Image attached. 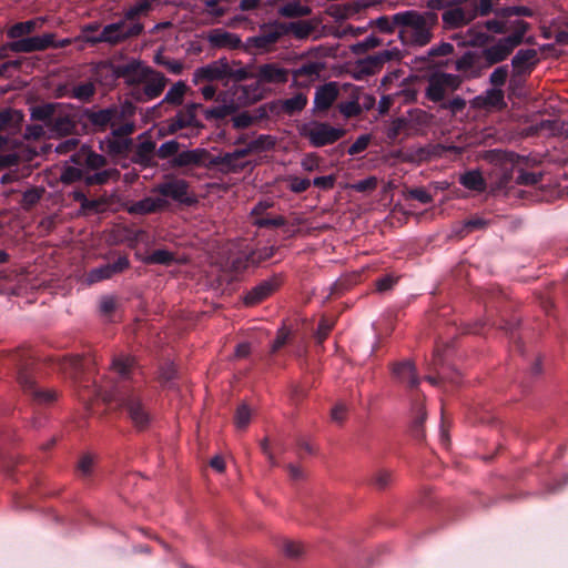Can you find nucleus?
I'll return each instance as SVG.
<instances>
[{
  "mask_svg": "<svg viewBox=\"0 0 568 568\" xmlns=\"http://www.w3.org/2000/svg\"><path fill=\"white\" fill-rule=\"evenodd\" d=\"M111 365L119 381L104 399L115 402L138 429H145L151 422V415L140 396V382L135 379L139 374L135 358L120 354L113 357Z\"/></svg>",
  "mask_w": 568,
  "mask_h": 568,
  "instance_id": "obj_1",
  "label": "nucleus"
},
{
  "mask_svg": "<svg viewBox=\"0 0 568 568\" xmlns=\"http://www.w3.org/2000/svg\"><path fill=\"white\" fill-rule=\"evenodd\" d=\"M100 68L110 73L113 82L123 79L124 83L131 89L130 95L139 103L159 98L169 82V79L162 72L154 70L139 59H130L125 63L105 61L100 64Z\"/></svg>",
  "mask_w": 568,
  "mask_h": 568,
  "instance_id": "obj_2",
  "label": "nucleus"
},
{
  "mask_svg": "<svg viewBox=\"0 0 568 568\" xmlns=\"http://www.w3.org/2000/svg\"><path fill=\"white\" fill-rule=\"evenodd\" d=\"M532 9L526 6H503L496 11V17L484 20V28L496 34H503L498 41L506 47L511 54L514 50L523 43L531 44L532 37L526 38V33L531 29V24L521 19L513 17H534Z\"/></svg>",
  "mask_w": 568,
  "mask_h": 568,
  "instance_id": "obj_3",
  "label": "nucleus"
},
{
  "mask_svg": "<svg viewBox=\"0 0 568 568\" xmlns=\"http://www.w3.org/2000/svg\"><path fill=\"white\" fill-rule=\"evenodd\" d=\"M510 53L498 40L495 44L484 48L481 51L467 50L456 59L448 58L436 62L438 68H453L467 80L478 79L484 72L495 64L504 62Z\"/></svg>",
  "mask_w": 568,
  "mask_h": 568,
  "instance_id": "obj_4",
  "label": "nucleus"
},
{
  "mask_svg": "<svg viewBox=\"0 0 568 568\" xmlns=\"http://www.w3.org/2000/svg\"><path fill=\"white\" fill-rule=\"evenodd\" d=\"M394 21L399 23L398 38L404 45L425 47L433 39L438 16L432 11L405 10L396 12Z\"/></svg>",
  "mask_w": 568,
  "mask_h": 568,
  "instance_id": "obj_5",
  "label": "nucleus"
},
{
  "mask_svg": "<svg viewBox=\"0 0 568 568\" xmlns=\"http://www.w3.org/2000/svg\"><path fill=\"white\" fill-rule=\"evenodd\" d=\"M70 161L74 165L84 166V185L95 186L105 185L110 182H116L121 172L116 168H106L108 159L92 151L89 146L82 145L77 152H74Z\"/></svg>",
  "mask_w": 568,
  "mask_h": 568,
  "instance_id": "obj_6",
  "label": "nucleus"
},
{
  "mask_svg": "<svg viewBox=\"0 0 568 568\" xmlns=\"http://www.w3.org/2000/svg\"><path fill=\"white\" fill-rule=\"evenodd\" d=\"M252 77L253 72L248 68L243 67L241 61H230L227 58L222 57L195 69L192 82L194 85H200L202 83L221 81L226 85L230 82L239 83L250 80Z\"/></svg>",
  "mask_w": 568,
  "mask_h": 568,
  "instance_id": "obj_7",
  "label": "nucleus"
},
{
  "mask_svg": "<svg viewBox=\"0 0 568 568\" xmlns=\"http://www.w3.org/2000/svg\"><path fill=\"white\" fill-rule=\"evenodd\" d=\"M31 119L41 121L55 136H68L77 133L75 116L62 103L47 102L30 108Z\"/></svg>",
  "mask_w": 568,
  "mask_h": 568,
  "instance_id": "obj_8",
  "label": "nucleus"
},
{
  "mask_svg": "<svg viewBox=\"0 0 568 568\" xmlns=\"http://www.w3.org/2000/svg\"><path fill=\"white\" fill-rule=\"evenodd\" d=\"M17 362V382L22 392L34 403L43 405L51 404L57 399V392L42 389L36 381V359L29 351H19L14 354Z\"/></svg>",
  "mask_w": 568,
  "mask_h": 568,
  "instance_id": "obj_9",
  "label": "nucleus"
},
{
  "mask_svg": "<svg viewBox=\"0 0 568 568\" xmlns=\"http://www.w3.org/2000/svg\"><path fill=\"white\" fill-rule=\"evenodd\" d=\"M199 109H202L201 103L190 102L183 105L173 116L161 123L159 129L160 135H175L182 130H189V133H181L180 136H197L204 129V124L197 119Z\"/></svg>",
  "mask_w": 568,
  "mask_h": 568,
  "instance_id": "obj_10",
  "label": "nucleus"
},
{
  "mask_svg": "<svg viewBox=\"0 0 568 568\" xmlns=\"http://www.w3.org/2000/svg\"><path fill=\"white\" fill-rule=\"evenodd\" d=\"M503 163L504 173L498 181V190L510 187L511 183L518 185H536L541 181V175L527 172L517 166L519 156L514 152H503L497 154Z\"/></svg>",
  "mask_w": 568,
  "mask_h": 568,
  "instance_id": "obj_11",
  "label": "nucleus"
},
{
  "mask_svg": "<svg viewBox=\"0 0 568 568\" xmlns=\"http://www.w3.org/2000/svg\"><path fill=\"white\" fill-rule=\"evenodd\" d=\"M124 20L106 24L98 36H84V41L91 45L99 43L116 45L128 39L140 37L144 32V24L136 23L134 26H128L126 29H124Z\"/></svg>",
  "mask_w": 568,
  "mask_h": 568,
  "instance_id": "obj_12",
  "label": "nucleus"
},
{
  "mask_svg": "<svg viewBox=\"0 0 568 568\" xmlns=\"http://www.w3.org/2000/svg\"><path fill=\"white\" fill-rule=\"evenodd\" d=\"M284 28L280 20L263 23L260 27V33L248 37L244 41V52L248 54H261L273 50L275 44L283 38Z\"/></svg>",
  "mask_w": 568,
  "mask_h": 568,
  "instance_id": "obj_13",
  "label": "nucleus"
},
{
  "mask_svg": "<svg viewBox=\"0 0 568 568\" xmlns=\"http://www.w3.org/2000/svg\"><path fill=\"white\" fill-rule=\"evenodd\" d=\"M126 112L130 114L133 113V108L130 103L125 106L112 104L100 110L87 108L82 111V115L91 124L94 131L104 132L109 126H114L120 123L124 119Z\"/></svg>",
  "mask_w": 568,
  "mask_h": 568,
  "instance_id": "obj_14",
  "label": "nucleus"
},
{
  "mask_svg": "<svg viewBox=\"0 0 568 568\" xmlns=\"http://www.w3.org/2000/svg\"><path fill=\"white\" fill-rule=\"evenodd\" d=\"M346 134L343 128H335L327 122L312 121L304 124L301 135L308 140L313 148H323L334 144Z\"/></svg>",
  "mask_w": 568,
  "mask_h": 568,
  "instance_id": "obj_15",
  "label": "nucleus"
},
{
  "mask_svg": "<svg viewBox=\"0 0 568 568\" xmlns=\"http://www.w3.org/2000/svg\"><path fill=\"white\" fill-rule=\"evenodd\" d=\"M152 192L160 194L162 199H171L185 206L197 203L195 195L190 192V183L175 176H165L163 182L153 186Z\"/></svg>",
  "mask_w": 568,
  "mask_h": 568,
  "instance_id": "obj_16",
  "label": "nucleus"
},
{
  "mask_svg": "<svg viewBox=\"0 0 568 568\" xmlns=\"http://www.w3.org/2000/svg\"><path fill=\"white\" fill-rule=\"evenodd\" d=\"M53 32H47L41 36H30L19 40L8 42L0 47V58L7 57V52L14 53H31L37 51H44L51 48Z\"/></svg>",
  "mask_w": 568,
  "mask_h": 568,
  "instance_id": "obj_17",
  "label": "nucleus"
},
{
  "mask_svg": "<svg viewBox=\"0 0 568 568\" xmlns=\"http://www.w3.org/2000/svg\"><path fill=\"white\" fill-rule=\"evenodd\" d=\"M282 276L275 274L270 278L261 281L257 285L248 290L244 297L243 303L246 306H255L268 298L274 294L282 285Z\"/></svg>",
  "mask_w": 568,
  "mask_h": 568,
  "instance_id": "obj_18",
  "label": "nucleus"
},
{
  "mask_svg": "<svg viewBox=\"0 0 568 568\" xmlns=\"http://www.w3.org/2000/svg\"><path fill=\"white\" fill-rule=\"evenodd\" d=\"M206 41L209 43L210 49L213 50H243L244 51V42L241 37L236 33H232L222 28L212 29L206 34Z\"/></svg>",
  "mask_w": 568,
  "mask_h": 568,
  "instance_id": "obj_19",
  "label": "nucleus"
},
{
  "mask_svg": "<svg viewBox=\"0 0 568 568\" xmlns=\"http://www.w3.org/2000/svg\"><path fill=\"white\" fill-rule=\"evenodd\" d=\"M210 156V152L202 148L183 151L180 150L178 154H175V156L170 161V168L183 169L206 165Z\"/></svg>",
  "mask_w": 568,
  "mask_h": 568,
  "instance_id": "obj_20",
  "label": "nucleus"
},
{
  "mask_svg": "<svg viewBox=\"0 0 568 568\" xmlns=\"http://www.w3.org/2000/svg\"><path fill=\"white\" fill-rule=\"evenodd\" d=\"M393 377L406 387L414 389L416 388L420 379L418 377L416 366L410 359H404L395 362L390 366Z\"/></svg>",
  "mask_w": 568,
  "mask_h": 568,
  "instance_id": "obj_21",
  "label": "nucleus"
},
{
  "mask_svg": "<svg viewBox=\"0 0 568 568\" xmlns=\"http://www.w3.org/2000/svg\"><path fill=\"white\" fill-rule=\"evenodd\" d=\"M254 82L251 84L233 83V95L239 105L252 104L263 98L262 81L258 78H253Z\"/></svg>",
  "mask_w": 568,
  "mask_h": 568,
  "instance_id": "obj_22",
  "label": "nucleus"
},
{
  "mask_svg": "<svg viewBox=\"0 0 568 568\" xmlns=\"http://www.w3.org/2000/svg\"><path fill=\"white\" fill-rule=\"evenodd\" d=\"M443 27L446 30H455L470 24L474 21V14L470 10L449 6L442 13Z\"/></svg>",
  "mask_w": 568,
  "mask_h": 568,
  "instance_id": "obj_23",
  "label": "nucleus"
},
{
  "mask_svg": "<svg viewBox=\"0 0 568 568\" xmlns=\"http://www.w3.org/2000/svg\"><path fill=\"white\" fill-rule=\"evenodd\" d=\"M290 71L280 67L277 63H265L258 67L256 74L252 78H258L262 83L283 84L288 81Z\"/></svg>",
  "mask_w": 568,
  "mask_h": 568,
  "instance_id": "obj_24",
  "label": "nucleus"
},
{
  "mask_svg": "<svg viewBox=\"0 0 568 568\" xmlns=\"http://www.w3.org/2000/svg\"><path fill=\"white\" fill-rule=\"evenodd\" d=\"M471 106L476 109H497L506 106L505 93L500 88H491L471 100Z\"/></svg>",
  "mask_w": 568,
  "mask_h": 568,
  "instance_id": "obj_25",
  "label": "nucleus"
},
{
  "mask_svg": "<svg viewBox=\"0 0 568 568\" xmlns=\"http://www.w3.org/2000/svg\"><path fill=\"white\" fill-rule=\"evenodd\" d=\"M168 206L169 201L165 199L146 196L130 204L126 211L132 215H148L163 211Z\"/></svg>",
  "mask_w": 568,
  "mask_h": 568,
  "instance_id": "obj_26",
  "label": "nucleus"
},
{
  "mask_svg": "<svg viewBox=\"0 0 568 568\" xmlns=\"http://www.w3.org/2000/svg\"><path fill=\"white\" fill-rule=\"evenodd\" d=\"M161 0H135L132 6L123 11L124 24L129 22V26L143 24L140 20L146 17Z\"/></svg>",
  "mask_w": 568,
  "mask_h": 568,
  "instance_id": "obj_27",
  "label": "nucleus"
},
{
  "mask_svg": "<svg viewBox=\"0 0 568 568\" xmlns=\"http://www.w3.org/2000/svg\"><path fill=\"white\" fill-rule=\"evenodd\" d=\"M320 21L317 19L311 20H298L293 22L280 21V24L284 28L282 32L283 38L288 34H293L298 40L307 39L318 27Z\"/></svg>",
  "mask_w": 568,
  "mask_h": 568,
  "instance_id": "obj_28",
  "label": "nucleus"
},
{
  "mask_svg": "<svg viewBox=\"0 0 568 568\" xmlns=\"http://www.w3.org/2000/svg\"><path fill=\"white\" fill-rule=\"evenodd\" d=\"M538 53L535 49H520L511 59L516 74H529L538 63Z\"/></svg>",
  "mask_w": 568,
  "mask_h": 568,
  "instance_id": "obj_29",
  "label": "nucleus"
},
{
  "mask_svg": "<svg viewBox=\"0 0 568 568\" xmlns=\"http://www.w3.org/2000/svg\"><path fill=\"white\" fill-rule=\"evenodd\" d=\"M155 146L156 143L152 140H145L139 143L133 150L132 162L142 168L156 166L158 163L154 161V156H156Z\"/></svg>",
  "mask_w": 568,
  "mask_h": 568,
  "instance_id": "obj_30",
  "label": "nucleus"
},
{
  "mask_svg": "<svg viewBox=\"0 0 568 568\" xmlns=\"http://www.w3.org/2000/svg\"><path fill=\"white\" fill-rule=\"evenodd\" d=\"M339 90L336 82H328L316 89L314 94V108L318 111H327L338 97Z\"/></svg>",
  "mask_w": 568,
  "mask_h": 568,
  "instance_id": "obj_31",
  "label": "nucleus"
},
{
  "mask_svg": "<svg viewBox=\"0 0 568 568\" xmlns=\"http://www.w3.org/2000/svg\"><path fill=\"white\" fill-rule=\"evenodd\" d=\"M483 22H478L467 30L468 40L466 44L473 48H486L495 44L498 39L495 38L496 33L487 31Z\"/></svg>",
  "mask_w": 568,
  "mask_h": 568,
  "instance_id": "obj_32",
  "label": "nucleus"
},
{
  "mask_svg": "<svg viewBox=\"0 0 568 568\" xmlns=\"http://www.w3.org/2000/svg\"><path fill=\"white\" fill-rule=\"evenodd\" d=\"M41 26V19H30L27 21L17 22L7 30V37L13 41L30 37Z\"/></svg>",
  "mask_w": 568,
  "mask_h": 568,
  "instance_id": "obj_33",
  "label": "nucleus"
},
{
  "mask_svg": "<svg viewBox=\"0 0 568 568\" xmlns=\"http://www.w3.org/2000/svg\"><path fill=\"white\" fill-rule=\"evenodd\" d=\"M277 13L283 18H302L310 16L312 8L302 4L300 0H288L278 6Z\"/></svg>",
  "mask_w": 568,
  "mask_h": 568,
  "instance_id": "obj_34",
  "label": "nucleus"
},
{
  "mask_svg": "<svg viewBox=\"0 0 568 568\" xmlns=\"http://www.w3.org/2000/svg\"><path fill=\"white\" fill-rule=\"evenodd\" d=\"M189 88L184 81L175 82L169 91L165 93L163 100L156 105L161 108L164 104H170L173 106H181L184 102V97L187 92Z\"/></svg>",
  "mask_w": 568,
  "mask_h": 568,
  "instance_id": "obj_35",
  "label": "nucleus"
},
{
  "mask_svg": "<svg viewBox=\"0 0 568 568\" xmlns=\"http://www.w3.org/2000/svg\"><path fill=\"white\" fill-rule=\"evenodd\" d=\"M426 98L435 103H443L446 97V88L437 73L433 74L425 90Z\"/></svg>",
  "mask_w": 568,
  "mask_h": 568,
  "instance_id": "obj_36",
  "label": "nucleus"
},
{
  "mask_svg": "<svg viewBox=\"0 0 568 568\" xmlns=\"http://www.w3.org/2000/svg\"><path fill=\"white\" fill-rule=\"evenodd\" d=\"M414 418L410 426L412 435L422 440L425 437L424 423L426 420V412L422 403L416 402L413 406Z\"/></svg>",
  "mask_w": 568,
  "mask_h": 568,
  "instance_id": "obj_37",
  "label": "nucleus"
},
{
  "mask_svg": "<svg viewBox=\"0 0 568 568\" xmlns=\"http://www.w3.org/2000/svg\"><path fill=\"white\" fill-rule=\"evenodd\" d=\"M383 65L377 53L359 59L356 63V72L361 75H374L382 70Z\"/></svg>",
  "mask_w": 568,
  "mask_h": 568,
  "instance_id": "obj_38",
  "label": "nucleus"
},
{
  "mask_svg": "<svg viewBox=\"0 0 568 568\" xmlns=\"http://www.w3.org/2000/svg\"><path fill=\"white\" fill-rule=\"evenodd\" d=\"M459 183L471 191L483 192L486 189V181L479 171H467L459 178Z\"/></svg>",
  "mask_w": 568,
  "mask_h": 568,
  "instance_id": "obj_39",
  "label": "nucleus"
},
{
  "mask_svg": "<svg viewBox=\"0 0 568 568\" xmlns=\"http://www.w3.org/2000/svg\"><path fill=\"white\" fill-rule=\"evenodd\" d=\"M207 164L213 166H221L222 170L229 172H237L239 170L243 169V165L237 163V160L234 159L231 152H226L213 158L210 156Z\"/></svg>",
  "mask_w": 568,
  "mask_h": 568,
  "instance_id": "obj_40",
  "label": "nucleus"
},
{
  "mask_svg": "<svg viewBox=\"0 0 568 568\" xmlns=\"http://www.w3.org/2000/svg\"><path fill=\"white\" fill-rule=\"evenodd\" d=\"M499 0H474L470 12L474 14V20L477 17H489L491 13L496 17V11L500 8Z\"/></svg>",
  "mask_w": 568,
  "mask_h": 568,
  "instance_id": "obj_41",
  "label": "nucleus"
},
{
  "mask_svg": "<svg viewBox=\"0 0 568 568\" xmlns=\"http://www.w3.org/2000/svg\"><path fill=\"white\" fill-rule=\"evenodd\" d=\"M105 149H103L106 153L113 156L123 155L128 153L132 148L131 139H120L112 136L108 139L105 142Z\"/></svg>",
  "mask_w": 568,
  "mask_h": 568,
  "instance_id": "obj_42",
  "label": "nucleus"
},
{
  "mask_svg": "<svg viewBox=\"0 0 568 568\" xmlns=\"http://www.w3.org/2000/svg\"><path fill=\"white\" fill-rule=\"evenodd\" d=\"M224 0H204V9L202 13L211 17L214 21H220L221 18L225 17L230 7L223 3Z\"/></svg>",
  "mask_w": 568,
  "mask_h": 568,
  "instance_id": "obj_43",
  "label": "nucleus"
},
{
  "mask_svg": "<svg viewBox=\"0 0 568 568\" xmlns=\"http://www.w3.org/2000/svg\"><path fill=\"white\" fill-rule=\"evenodd\" d=\"M395 13L392 16H382L375 20L369 21V27L376 28L379 32L390 34L395 29L399 30V23L395 21Z\"/></svg>",
  "mask_w": 568,
  "mask_h": 568,
  "instance_id": "obj_44",
  "label": "nucleus"
},
{
  "mask_svg": "<svg viewBox=\"0 0 568 568\" xmlns=\"http://www.w3.org/2000/svg\"><path fill=\"white\" fill-rule=\"evenodd\" d=\"M84 173H85V168L84 166H79V165H75V166H65L62 172H61V175H60V181L63 183V184H72V183H75L78 181H84Z\"/></svg>",
  "mask_w": 568,
  "mask_h": 568,
  "instance_id": "obj_45",
  "label": "nucleus"
},
{
  "mask_svg": "<svg viewBox=\"0 0 568 568\" xmlns=\"http://www.w3.org/2000/svg\"><path fill=\"white\" fill-rule=\"evenodd\" d=\"M337 109L346 119L356 118L362 114L363 108L358 102V97L353 95L352 100L339 102Z\"/></svg>",
  "mask_w": 568,
  "mask_h": 568,
  "instance_id": "obj_46",
  "label": "nucleus"
},
{
  "mask_svg": "<svg viewBox=\"0 0 568 568\" xmlns=\"http://www.w3.org/2000/svg\"><path fill=\"white\" fill-rule=\"evenodd\" d=\"M181 149V143L178 140H169L163 142L156 151V156L160 160H169V162L178 154Z\"/></svg>",
  "mask_w": 568,
  "mask_h": 568,
  "instance_id": "obj_47",
  "label": "nucleus"
},
{
  "mask_svg": "<svg viewBox=\"0 0 568 568\" xmlns=\"http://www.w3.org/2000/svg\"><path fill=\"white\" fill-rule=\"evenodd\" d=\"M236 106L232 104H223L213 108L204 109V116L206 120H222L234 113Z\"/></svg>",
  "mask_w": 568,
  "mask_h": 568,
  "instance_id": "obj_48",
  "label": "nucleus"
},
{
  "mask_svg": "<svg viewBox=\"0 0 568 568\" xmlns=\"http://www.w3.org/2000/svg\"><path fill=\"white\" fill-rule=\"evenodd\" d=\"M95 85L92 82H83L73 87L71 97L82 102H89L95 94Z\"/></svg>",
  "mask_w": 568,
  "mask_h": 568,
  "instance_id": "obj_49",
  "label": "nucleus"
},
{
  "mask_svg": "<svg viewBox=\"0 0 568 568\" xmlns=\"http://www.w3.org/2000/svg\"><path fill=\"white\" fill-rule=\"evenodd\" d=\"M307 104V98L303 93H298L290 99H286L283 103V108L286 113L294 114L301 112Z\"/></svg>",
  "mask_w": 568,
  "mask_h": 568,
  "instance_id": "obj_50",
  "label": "nucleus"
},
{
  "mask_svg": "<svg viewBox=\"0 0 568 568\" xmlns=\"http://www.w3.org/2000/svg\"><path fill=\"white\" fill-rule=\"evenodd\" d=\"M254 225L260 229H276L286 225V220L282 215L270 216L266 214L264 216L256 217L254 220Z\"/></svg>",
  "mask_w": 568,
  "mask_h": 568,
  "instance_id": "obj_51",
  "label": "nucleus"
},
{
  "mask_svg": "<svg viewBox=\"0 0 568 568\" xmlns=\"http://www.w3.org/2000/svg\"><path fill=\"white\" fill-rule=\"evenodd\" d=\"M455 48L450 42H439L437 44H434L428 51L427 55L430 59L435 58H450V55L454 54Z\"/></svg>",
  "mask_w": 568,
  "mask_h": 568,
  "instance_id": "obj_52",
  "label": "nucleus"
},
{
  "mask_svg": "<svg viewBox=\"0 0 568 568\" xmlns=\"http://www.w3.org/2000/svg\"><path fill=\"white\" fill-rule=\"evenodd\" d=\"M383 45V40L375 34H371L365 40L357 42L352 47V51L355 54H363L371 49Z\"/></svg>",
  "mask_w": 568,
  "mask_h": 568,
  "instance_id": "obj_53",
  "label": "nucleus"
},
{
  "mask_svg": "<svg viewBox=\"0 0 568 568\" xmlns=\"http://www.w3.org/2000/svg\"><path fill=\"white\" fill-rule=\"evenodd\" d=\"M252 252H241L231 261V267L236 273L244 272L247 267L253 266Z\"/></svg>",
  "mask_w": 568,
  "mask_h": 568,
  "instance_id": "obj_54",
  "label": "nucleus"
},
{
  "mask_svg": "<svg viewBox=\"0 0 568 568\" xmlns=\"http://www.w3.org/2000/svg\"><path fill=\"white\" fill-rule=\"evenodd\" d=\"M466 108V100L459 95L454 97L453 99L445 100L439 104V110H447L452 113V115H457L462 113Z\"/></svg>",
  "mask_w": 568,
  "mask_h": 568,
  "instance_id": "obj_55",
  "label": "nucleus"
},
{
  "mask_svg": "<svg viewBox=\"0 0 568 568\" xmlns=\"http://www.w3.org/2000/svg\"><path fill=\"white\" fill-rule=\"evenodd\" d=\"M443 81L446 90L456 91L458 90L463 82L467 80L464 78L460 73L453 74V73H446V72H439L437 73Z\"/></svg>",
  "mask_w": 568,
  "mask_h": 568,
  "instance_id": "obj_56",
  "label": "nucleus"
},
{
  "mask_svg": "<svg viewBox=\"0 0 568 568\" xmlns=\"http://www.w3.org/2000/svg\"><path fill=\"white\" fill-rule=\"evenodd\" d=\"M318 73H320V65L316 62H306L293 71V75L295 79H298V78L312 79L314 77H317Z\"/></svg>",
  "mask_w": 568,
  "mask_h": 568,
  "instance_id": "obj_57",
  "label": "nucleus"
},
{
  "mask_svg": "<svg viewBox=\"0 0 568 568\" xmlns=\"http://www.w3.org/2000/svg\"><path fill=\"white\" fill-rule=\"evenodd\" d=\"M251 420V409L245 403H242L236 408L235 415H234V423L237 428L245 429Z\"/></svg>",
  "mask_w": 568,
  "mask_h": 568,
  "instance_id": "obj_58",
  "label": "nucleus"
},
{
  "mask_svg": "<svg viewBox=\"0 0 568 568\" xmlns=\"http://www.w3.org/2000/svg\"><path fill=\"white\" fill-rule=\"evenodd\" d=\"M151 264L171 265L174 262V255L166 250H155L148 256Z\"/></svg>",
  "mask_w": 568,
  "mask_h": 568,
  "instance_id": "obj_59",
  "label": "nucleus"
},
{
  "mask_svg": "<svg viewBox=\"0 0 568 568\" xmlns=\"http://www.w3.org/2000/svg\"><path fill=\"white\" fill-rule=\"evenodd\" d=\"M393 481V473L386 469L377 470L372 477V485L382 490L387 488Z\"/></svg>",
  "mask_w": 568,
  "mask_h": 568,
  "instance_id": "obj_60",
  "label": "nucleus"
},
{
  "mask_svg": "<svg viewBox=\"0 0 568 568\" xmlns=\"http://www.w3.org/2000/svg\"><path fill=\"white\" fill-rule=\"evenodd\" d=\"M251 145V149L254 151H265L274 148L275 140L273 136L267 134H261L256 139L248 142Z\"/></svg>",
  "mask_w": 568,
  "mask_h": 568,
  "instance_id": "obj_61",
  "label": "nucleus"
},
{
  "mask_svg": "<svg viewBox=\"0 0 568 568\" xmlns=\"http://www.w3.org/2000/svg\"><path fill=\"white\" fill-rule=\"evenodd\" d=\"M508 78V65H500L496 68L489 75V82L494 88H500L505 85Z\"/></svg>",
  "mask_w": 568,
  "mask_h": 568,
  "instance_id": "obj_62",
  "label": "nucleus"
},
{
  "mask_svg": "<svg viewBox=\"0 0 568 568\" xmlns=\"http://www.w3.org/2000/svg\"><path fill=\"white\" fill-rule=\"evenodd\" d=\"M176 377V368L173 363H164L159 371V381L162 385H169Z\"/></svg>",
  "mask_w": 568,
  "mask_h": 568,
  "instance_id": "obj_63",
  "label": "nucleus"
},
{
  "mask_svg": "<svg viewBox=\"0 0 568 568\" xmlns=\"http://www.w3.org/2000/svg\"><path fill=\"white\" fill-rule=\"evenodd\" d=\"M94 460L91 455H84L78 463V471L82 478L91 477L93 473Z\"/></svg>",
  "mask_w": 568,
  "mask_h": 568,
  "instance_id": "obj_64",
  "label": "nucleus"
}]
</instances>
